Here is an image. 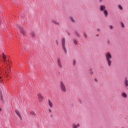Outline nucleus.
Instances as JSON below:
<instances>
[{"label":"nucleus","mask_w":128,"mask_h":128,"mask_svg":"<svg viewBox=\"0 0 128 128\" xmlns=\"http://www.w3.org/2000/svg\"><path fill=\"white\" fill-rule=\"evenodd\" d=\"M7 72H8V74L10 72V70L7 69Z\"/></svg>","instance_id":"22"},{"label":"nucleus","mask_w":128,"mask_h":128,"mask_svg":"<svg viewBox=\"0 0 128 128\" xmlns=\"http://www.w3.org/2000/svg\"><path fill=\"white\" fill-rule=\"evenodd\" d=\"M124 86L125 88H126L128 90V79L127 77L124 78Z\"/></svg>","instance_id":"4"},{"label":"nucleus","mask_w":128,"mask_h":128,"mask_svg":"<svg viewBox=\"0 0 128 128\" xmlns=\"http://www.w3.org/2000/svg\"><path fill=\"white\" fill-rule=\"evenodd\" d=\"M18 28H19L20 33L23 34V36H26V33L24 32V31L22 28L20 26H18Z\"/></svg>","instance_id":"7"},{"label":"nucleus","mask_w":128,"mask_h":128,"mask_svg":"<svg viewBox=\"0 0 128 128\" xmlns=\"http://www.w3.org/2000/svg\"><path fill=\"white\" fill-rule=\"evenodd\" d=\"M52 23L53 24H54L55 26H60V22H57V21L56 20H52Z\"/></svg>","instance_id":"6"},{"label":"nucleus","mask_w":128,"mask_h":128,"mask_svg":"<svg viewBox=\"0 0 128 128\" xmlns=\"http://www.w3.org/2000/svg\"><path fill=\"white\" fill-rule=\"evenodd\" d=\"M80 124H74L72 125V128H80Z\"/></svg>","instance_id":"9"},{"label":"nucleus","mask_w":128,"mask_h":128,"mask_svg":"<svg viewBox=\"0 0 128 128\" xmlns=\"http://www.w3.org/2000/svg\"><path fill=\"white\" fill-rule=\"evenodd\" d=\"M105 58L106 60V62H107V64L108 66H112V53L110 52H108L105 54Z\"/></svg>","instance_id":"1"},{"label":"nucleus","mask_w":128,"mask_h":128,"mask_svg":"<svg viewBox=\"0 0 128 128\" xmlns=\"http://www.w3.org/2000/svg\"><path fill=\"white\" fill-rule=\"evenodd\" d=\"M100 10L101 12H104V10H106V6H102V5L100 6Z\"/></svg>","instance_id":"12"},{"label":"nucleus","mask_w":128,"mask_h":128,"mask_svg":"<svg viewBox=\"0 0 128 128\" xmlns=\"http://www.w3.org/2000/svg\"><path fill=\"white\" fill-rule=\"evenodd\" d=\"M2 58L3 59L6 58V56L4 53L2 54Z\"/></svg>","instance_id":"17"},{"label":"nucleus","mask_w":128,"mask_h":128,"mask_svg":"<svg viewBox=\"0 0 128 128\" xmlns=\"http://www.w3.org/2000/svg\"><path fill=\"white\" fill-rule=\"evenodd\" d=\"M61 42L62 44V48L64 50V52L65 54H66V38H62L61 40Z\"/></svg>","instance_id":"3"},{"label":"nucleus","mask_w":128,"mask_h":128,"mask_svg":"<svg viewBox=\"0 0 128 128\" xmlns=\"http://www.w3.org/2000/svg\"><path fill=\"white\" fill-rule=\"evenodd\" d=\"M57 42V44H58V42Z\"/></svg>","instance_id":"32"},{"label":"nucleus","mask_w":128,"mask_h":128,"mask_svg":"<svg viewBox=\"0 0 128 128\" xmlns=\"http://www.w3.org/2000/svg\"><path fill=\"white\" fill-rule=\"evenodd\" d=\"M103 14H104L106 18L108 16V10H104L103 11Z\"/></svg>","instance_id":"14"},{"label":"nucleus","mask_w":128,"mask_h":128,"mask_svg":"<svg viewBox=\"0 0 128 128\" xmlns=\"http://www.w3.org/2000/svg\"><path fill=\"white\" fill-rule=\"evenodd\" d=\"M0 78H2V77H0V82H2V80Z\"/></svg>","instance_id":"28"},{"label":"nucleus","mask_w":128,"mask_h":128,"mask_svg":"<svg viewBox=\"0 0 128 128\" xmlns=\"http://www.w3.org/2000/svg\"><path fill=\"white\" fill-rule=\"evenodd\" d=\"M118 8H120V10H122V6L120 5H118Z\"/></svg>","instance_id":"19"},{"label":"nucleus","mask_w":128,"mask_h":128,"mask_svg":"<svg viewBox=\"0 0 128 128\" xmlns=\"http://www.w3.org/2000/svg\"><path fill=\"white\" fill-rule=\"evenodd\" d=\"M100 29H98H98H97V31H98V32H100Z\"/></svg>","instance_id":"29"},{"label":"nucleus","mask_w":128,"mask_h":128,"mask_svg":"<svg viewBox=\"0 0 128 128\" xmlns=\"http://www.w3.org/2000/svg\"><path fill=\"white\" fill-rule=\"evenodd\" d=\"M72 64H73V66H75V65H76V60H73V63H72Z\"/></svg>","instance_id":"25"},{"label":"nucleus","mask_w":128,"mask_h":128,"mask_svg":"<svg viewBox=\"0 0 128 128\" xmlns=\"http://www.w3.org/2000/svg\"><path fill=\"white\" fill-rule=\"evenodd\" d=\"M90 72H91V74H94V72H92V70H90Z\"/></svg>","instance_id":"26"},{"label":"nucleus","mask_w":128,"mask_h":128,"mask_svg":"<svg viewBox=\"0 0 128 128\" xmlns=\"http://www.w3.org/2000/svg\"><path fill=\"white\" fill-rule=\"evenodd\" d=\"M109 28H110V30H112V28H114V26L112 25H110L109 26Z\"/></svg>","instance_id":"20"},{"label":"nucleus","mask_w":128,"mask_h":128,"mask_svg":"<svg viewBox=\"0 0 128 128\" xmlns=\"http://www.w3.org/2000/svg\"><path fill=\"white\" fill-rule=\"evenodd\" d=\"M38 96L39 98V100L40 102H42V100H44V97H42V94H38Z\"/></svg>","instance_id":"10"},{"label":"nucleus","mask_w":128,"mask_h":128,"mask_svg":"<svg viewBox=\"0 0 128 128\" xmlns=\"http://www.w3.org/2000/svg\"><path fill=\"white\" fill-rule=\"evenodd\" d=\"M84 36L85 38H88V35H86V33H84Z\"/></svg>","instance_id":"18"},{"label":"nucleus","mask_w":128,"mask_h":128,"mask_svg":"<svg viewBox=\"0 0 128 128\" xmlns=\"http://www.w3.org/2000/svg\"><path fill=\"white\" fill-rule=\"evenodd\" d=\"M15 112L16 114H17V116H18V118L20 119H22V116H20V112L18 111H15Z\"/></svg>","instance_id":"13"},{"label":"nucleus","mask_w":128,"mask_h":128,"mask_svg":"<svg viewBox=\"0 0 128 128\" xmlns=\"http://www.w3.org/2000/svg\"><path fill=\"white\" fill-rule=\"evenodd\" d=\"M1 100H2V98L0 97Z\"/></svg>","instance_id":"30"},{"label":"nucleus","mask_w":128,"mask_h":128,"mask_svg":"<svg viewBox=\"0 0 128 128\" xmlns=\"http://www.w3.org/2000/svg\"><path fill=\"white\" fill-rule=\"evenodd\" d=\"M57 64L59 68H62V61H60V59L58 58L57 59Z\"/></svg>","instance_id":"5"},{"label":"nucleus","mask_w":128,"mask_h":128,"mask_svg":"<svg viewBox=\"0 0 128 128\" xmlns=\"http://www.w3.org/2000/svg\"><path fill=\"white\" fill-rule=\"evenodd\" d=\"M121 96H122V98H128V95L126 94V93L124 92L122 93Z\"/></svg>","instance_id":"8"},{"label":"nucleus","mask_w":128,"mask_h":128,"mask_svg":"<svg viewBox=\"0 0 128 128\" xmlns=\"http://www.w3.org/2000/svg\"><path fill=\"white\" fill-rule=\"evenodd\" d=\"M4 62H6V64H8V61H6V58H4Z\"/></svg>","instance_id":"21"},{"label":"nucleus","mask_w":128,"mask_h":128,"mask_svg":"<svg viewBox=\"0 0 128 128\" xmlns=\"http://www.w3.org/2000/svg\"><path fill=\"white\" fill-rule=\"evenodd\" d=\"M48 112H52V110H50V109H49V110H48Z\"/></svg>","instance_id":"27"},{"label":"nucleus","mask_w":128,"mask_h":128,"mask_svg":"<svg viewBox=\"0 0 128 128\" xmlns=\"http://www.w3.org/2000/svg\"><path fill=\"white\" fill-rule=\"evenodd\" d=\"M48 104L50 108H52V106H54V105L52 104V102L50 100H48Z\"/></svg>","instance_id":"11"},{"label":"nucleus","mask_w":128,"mask_h":128,"mask_svg":"<svg viewBox=\"0 0 128 128\" xmlns=\"http://www.w3.org/2000/svg\"><path fill=\"white\" fill-rule=\"evenodd\" d=\"M60 88L62 92H66V87L62 81L60 82Z\"/></svg>","instance_id":"2"},{"label":"nucleus","mask_w":128,"mask_h":128,"mask_svg":"<svg viewBox=\"0 0 128 128\" xmlns=\"http://www.w3.org/2000/svg\"><path fill=\"white\" fill-rule=\"evenodd\" d=\"M30 34H31L33 38H34V36H36V33H34V32H31Z\"/></svg>","instance_id":"16"},{"label":"nucleus","mask_w":128,"mask_h":128,"mask_svg":"<svg viewBox=\"0 0 128 128\" xmlns=\"http://www.w3.org/2000/svg\"><path fill=\"white\" fill-rule=\"evenodd\" d=\"M73 42H74V44H78V42H76V40H73Z\"/></svg>","instance_id":"23"},{"label":"nucleus","mask_w":128,"mask_h":128,"mask_svg":"<svg viewBox=\"0 0 128 128\" xmlns=\"http://www.w3.org/2000/svg\"><path fill=\"white\" fill-rule=\"evenodd\" d=\"M70 18L71 22H74V18L70 16Z\"/></svg>","instance_id":"15"},{"label":"nucleus","mask_w":128,"mask_h":128,"mask_svg":"<svg viewBox=\"0 0 128 128\" xmlns=\"http://www.w3.org/2000/svg\"><path fill=\"white\" fill-rule=\"evenodd\" d=\"M121 25L122 28H124V24L122 23V22H121Z\"/></svg>","instance_id":"24"},{"label":"nucleus","mask_w":128,"mask_h":128,"mask_svg":"<svg viewBox=\"0 0 128 128\" xmlns=\"http://www.w3.org/2000/svg\"><path fill=\"white\" fill-rule=\"evenodd\" d=\"M6 76H7V77L8 76V74L6 75Z\"/></svg>","instance_id":"31"}]
</instances>
